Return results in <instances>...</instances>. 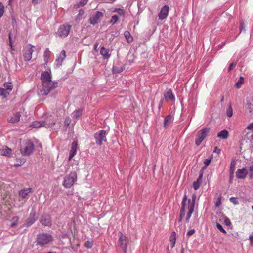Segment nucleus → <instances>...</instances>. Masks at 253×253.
<instances>
[{"label":"nucleus","mask_w":253,"mask_h":253,"mask_svg":"<svg viewBox=\"0 0 253 253\" xmlns=\"http://www.w3.org/2000/svg\"><path fill=\"white\" fill-rule=\"evenodd\" d=\"M41 80L42 84L41 92L43 95H47L58 86V82L51 81V75L47 71L42 72Z\"/></svg>","instance_id":"f257e3e1"},{"label":"nucleus","mask_w":253,"mask_h":253,"mask_svg":"<svg viewBox=\"0 0 253 253\" xmlns=\"http://www.w3.org/2000/svg\"><path fill=\"white\" fill-rule=\"evenodd\" d=\"M53 241V237L48 233H40L37 235V244L43 246L48 244Z\"/></svg>","instance_id":"f03ea898"},{"label":"nucleus","mask_w":253,"mask_h":253,"mask_svg":"<svg viewBox=\"0 0 253 253\" xmlns=\"http://www.w3.org/2000/svg\"><path fill=\"white\" fill-rule=\"evenodd\" d=\"M77 174L75 171H72L69 175L65 177L63 182V186L66 188H71L77 181Z\"/></svg>","instance_id":"7ed1b4c3"},{"label":"nucleus","mask_w":253,"mask_h":253,"mask_svg":"<svg viewBox=\"0 0 253 253\" xmlns=\"http://www.w3.org/2000/svg\"><path fill=\"white\" fill-rule=\"evenodd\" d=\"M34 150V145L33 143L30 141H27L25 145L21 148L20 151L23 156H29L33 152Z\"/></svg>","instance_id":"20e7f679"},{"label":"nucleus","mask_w":253,"mask_h":253,"mask_svg":"<svg viewBox=\"0 0 253 253\" xmlns=\"http://www.w3.org/2000/svg\"><path fill=\"white\" fill-rule=\"evenodd\" d=\"M209 128L205 127L199 130L196 135L195 139V144L197 146L201 144L203 140L206 137L208 133L210 132Z\"/></svg>","instance_id":"39448f33"},{"label":"nucleus","mask_w":253,"mask_h":253,"mask_svg":"<svg viewBox=\"0 0 253 253\" xmlns=\"http://www.w3.org/2000/svg\"><path fill=\"white\" fill-rule=\"evenodd\" d=\"M71 25L68 24H63L59 26L57 32L56 33L57 36L61 37H66L71 30Z\"/></svg>","instance_id":"423d86ee"},{"label":"nucleus","mask_w":253,"mask_h":253,"mask_svg":"<svg viewBox=\"0 0 253 253\" xmlns=\"http://www.w3.org/2000/svg\"><path fill=\"white\" fill-rule=\"evenodd\" d=\"M107 132L104 130H101L94 134V137L95 140L96 144L98 145H101L102 142H106Z\"/></svg>","instance_id":"0eeeda50"},{"label":"nucleus","mask_w":253,"mask_h":253,"mask_svg":"<svg viewBox=\"0 0 253 253\" xmlns=\"http://www.w3.org/2000/svg\"><path fill=\"white\" fill-rule=\"evenodd\" d=\"M118 243L124 253H126L128 240L121 232H119Z\"/></svg>","instance_id":"6e6552de"},{"label":"nucleus","mask_w":253,"mask_h":253,"mask_svg":"<svg viewBox=\"0 0 253 253\" xmlns=\"http://www.w3.org/2000/svg\"><path fill=\"white\" fill-rule=\"evenodd\" d=\"M55 124V121H53L52 123H47L46 121H35L33 122L31 126L34 128H40L42 126H44L46 128H49L52 127Z\"/></svg>","instance_id":"1a4fd4ad"},{"label":"nucleus","mask_w":253,"mask_h":253,"mask_svg":"<svg viewBox=\"0 0 253 253\" xmlns=\"http://www.w3.org/2000/svg\"><path fill=\"white\" fill-rule=\"evenodd\" d=\"M103 14L100 11L95 12L89 18V22L92 25H95L100 22Z\"/></svg>","instance_id":"9d476101"},{"label":"nucleus","mask_w":253,"mask_h":253,"mask_svg":"<svg viewBox=\"0 0 253 253\" xmlns=\"http://www.w3.org/2000/svg\"><path fill=\"white\" fill-rule=\"evenodd\" d=\"M33 48H35L34 46L29 44L26 47L27 49L23 51V56L25 61H29L31 59L34 52Z\"/></svg>","instance_id":"9b49d317"},{"label":"nucleus","mask_w":253,"mask_h":253,"mask_svg":"<svg viewBox=\"0 0 253 253\" xmlns=\"http://www.w3.org/2000/svg\"><path fill=\"white\" fill-rule=\"evenodd\" d=\"M169 10V7L168 5H165L163 6L158 14L159 19L163 20L166 19L168 16Z\"/></svg>","instance_id":"f8f14e48"},{"label":"nucleus","mask_w":253,"mask_h":253,"mask_svg":"<svg viewBox=\"0 0 253 253\" xmlns=\"http://www.w3.org/2000/svg\"><path fill=\"white\" fill-rule=\"evenodd\" d=\"M187 200V195L185 194L181 203V208L180 210L179 222H181L185 214L186 202Z\"/></svg>","instance_id":"ddd939ff"},{"label":"nucleus","mask_w":253,"mask_h":253,"mask_svg":"<svg viewBox=\"0 0 253 253\" xmlns=\"http://www.w3.org/2000/svg\"><path fill=\"white\" fill-rule=\"evenodd\" d=\"M40 222L44 226H51L52 225L50 216L47 214L42 215Z\"/></svg>","instance_id":"4468645a"},{"label":"nucleus","mask_w":253,"mask_h":253,"mask_svg":"<svg viewBox=\"0 0 253 253\" xmlns=\"http://www.w3.org/2000/svg\"><path fill=\"white\" fill-rule=\"evenodd\" d=\"M247 175V171L246 168L244 167L241 169H238L236 172V176L238 179H244Z\"/></svg>","instance_id":"2eb2a0df"},{"label":"nucleus","mask_w":253,"mask_h":253,"mask_svg":"<svg viewBox=\"0 0 253 253\" xmlns=\"http://www.w3.org/2000/svg\"><path fill=\"white\" fill-rule=\"evenodd\" d=\"M37 219L36 217V212L35 211H32L30 214L29 218L27 219L26 222V226L29 227L31 226Z\"/></svg>","instance_id":"dca6fc26"},{"label":"nucleus","mask_w":253,"mask_h":253,"mask_svg":"<svg viewBox=\"0 0 253 253\" xmlns=\"http://www.w3.org/2000/svg\"><path fill=\"white\" fill-rule=\"evenodd\" d=\"M78 146V142L77 141H74L72 144L71 150L69 153V160H70L76 154Z\"/></svg>","instance_id":"f3484780"},{"label":"nucleus","mask_w":253,"mask_h":253,"mask_svg":"<svg viewBox=\"0 0 253 253\" xmlns=\"http://www.w3.org/2000/svg\"><path fill=\"white\" fill-rule=\"evenodd\" d=\"M66 52L65 50H63L60 54H59L58 57L56 59L55 61V64L56 67H59L60 66L62 63V62L66 58Z\"/></svg>","instance_id":"a211bd4d"},{"label":"nucleus","mask_w":253,"mask_h":253,"mask_svg":"<svg viewBox=\"0 0 253 253\" xmlns=\"http://www.w3.org/2000/svg\"><path fill=\"white\" fill-rule=\"evenodd\" d=\"M203 175V170H200L198 179H197L196 181H194L193 184V187L195 190H197L200 187V186L202 182Z\"/></svg>","instance_id":"6ab92c4d"},{"label":"nucleus","mask_w":253,"mask_h":253,"mask_svg":"<svg viewBox=\"0 0 253 253\" xmlns=\"http://www.w3.org/2000/svg\"><path fill=\"white\" fill-rule=\"evenodd\" d=\"M100 52L104 59L107 60L111 56V53L109 50L105 48L104 46L101 47Z\"/></svg>","instance_id":"aec40b11"},{"label":"nucleus","mask_w":253,"mask_h":253,"mask_svg":"<svg viewBox=\"0 0 253 253\" xmlns=\"http://www.w3.org/2000/svg\"><path fill=\"white\" fill-rule=\"evenodd\" d=\"M32 192L33 190L31 188L22 189L19 191V195L22 198L24 199L29 193H32Z\"/></svg>","instance_id":"412c9836"},{"label":"nucleus","mask_w":253,"mask_h":253,"mask_svg":"<svg viewBox=\"0 0 253 253\" xmlns=\"http://www.w3.org/2000/svg\"><path fill=\"white\" fill-rule=\"evenodd\" d=\"M20 117V113L19 112H17L8 119V122L11 123H17L19 121Z\"/></svg>","instance_id":"4be33fe9"},{"label":"nucleus","mask_w":253,"mask_h":253,"mask_svg":"<svg viewBox=\"0 0 253 253\" xmlns=\"http://www.w3.org/2000/svg\"><path fill=\"white\" fill-rule=\"evenodd\" d=\"M164 97L167 101H168L169 100H171L172 101L175 100L174 96L173 94L171 89H169L166 93H164Z\"/></svg>","instance_id":"5701e85b"},{"label":"nucleus","mask_w":253,"mask_h":253,"mask_svg":"<svg viewBox=\"0 0 253 253\" xmlns=\"http://www.w3.org/2000/svg\"><path fill=\"white\" fill-rule=\"evenodd\" d=\"M173 121V118L171 115H168L164 119V127L165 128L168 127V125Z\"/></svg>","instance_id":"b1692460"},{"label":"nucleus","mask_w":253,"mask_h":253,"mask_svg":"<svg viewBox=\"0 0 253 253\" xmlns=\"http://www.w3.org/2000/svg\"><path fill=\"white\" fill-rule=\"evenodd\" d=\"M217 137L222 139H226L229 136V133L226 129H224L217 134Z\"/></svg>","instance_id":"393cba45"},{"label":"nucleus","mask_w":253,"mask_h":253,"mask_svg":"<svg viewBox=\"0 0 253 253\" xmlns=\"http://www.w3.org/2000/svg\"><path fill=\"white\" fill-rule=\"evenodd\" d=\"M196 199V195L193 194L192 196V199H189L188 200V208H191L194 209Z\"/></svg>","instance_id":"a878e982"},{"label":"nucleus","mask_w":253,"mask_h":253,"mask_svg":"<svg viewBox=\"0 0 253 253\" xmlns=\"http://www.w3.org/2000/svg\"><path fill=\"white\" fill-rule=\"evenodd\" d=\"M124 35L128 43H130L133 41V37L131 36L129 31H126L124 32Z\"/></svg>","instance_id":"bb28decb"},{"label":"nucleus","mask_w":253,"mask_h":253,"mask_svg":"<svg viewBox=\"0 0 253 253\" xmlns=\"http://www.w3.org/2000/svg\"><path fill=\"white\" fill-rule=\"evenodd\" d=\"M10 94V92L4 88H0V95L6 98Z\"/></svg>","instance_id":"cd10ccee"},{"label":"nucleus","mask_w":253,"mask_h":253,"mask_svg":"<svg viewBox=\"0 0 253 253\" xmlns=\"http://www.w3.org/2000/svg\"><path fill=\"white\" fill-rule=\"evenodd\" d=\"M50 56V51L48 48H46L44 52L43 58L44 61L45 63H47L48 61Z\"/></svg>","instance_id":"c85d7f7f"},{"label":"nucleus","mask_w":253,"mask_h":253,"mask_svg":"<svg viewBox=\"0 0 253 253\" xmlns=\"http://www.w3.org/2000/svg\"><path fill=\"white\" fill-rule=\"evenodd\" d=\"M176 241V233L174 231L172 232L171 235L170 237V242L171 247H173L175 245Z\"/></svg>","instance_id":"c756f323"},{"label":"nucleus","mask_w":253,"mask_h":253,"mask_svg":"<svg viewBox=\"0 0 253 253\" xmlns=\"http://www.w3.org/2000/svg\"><path fill=\"white\" fill-rule=\"evenodd\" d=\"M4 88L10 92L13 89V85L11 82L6 83L3 85Z\"/></svg>","instance_id":"7c9ffc66"},{"label":"nucleus","mask_w":253,"mask_h":253,"mask_svg":"<svg viewBox=\"0 0 253 253\" xmlns=\"http://www.w3.org/2000/svg\"><path fill=\"white\" fill-rule=\"evenodd\" d=\"M188 213H187V215H186V219H185L186 222H189V219L191 216V215L193 213V212L194 211V209H193L191 208H188Z\"/></svg>","instance_id":"2f4dec72"},{"label":"nucleus","mask_w":253,"mask_h":253,"mask_svg":"<svg viewBox=\"0 0 253 253\" xmlns=\"http://www.w3.org/2000/svg\"><path fill=\"white\" fill-rule=\"evenodd\" d=\"M82 112L83 110L82 109H79L75 111V115L73 117V118H75L76 120H78L79 119V118L82 116Z\"/></svg>","instance_id":"473e14b6"},{"label":"nucleus","mask_w":253,"mask_h":253,"mask_svg":"<svg viewBox=\"0 0 253 253\" xmlns=\"http://www.w3.org/2000/svg\"><path fill=\"white\" fill-rule=\"evenodd\" d=\"M244 83V78L241 76L238 81L236 83L235 86L237 88H240Z\"/></svg>","instance_id":"72a5a7b5"},{"label":"nucleus","mask_w":253,"mask_h":253,"mask_svg":"<svg viewBox=\"0 0 253 253\" xmlns=\"http://www.w3.org/2000/svg\"><path fill=\"white\" fill-rule=\"evenodd\" d=\"M212 158V156H211V158L209 159H205L204 161V164H205V166L203 167L201 170H204V169L206 168V167L210 164L211 159Z\"/></svg>","instance_id":"f704fd0d"},{"label":"nucleus","mask_w":253,"mask_h":253,"mask_svg":"<svg viewBox=\"0 0 253 253\" xmlns=\"http://www.w3.org/2000/svg\"><path fill=\"white\" fill-rule=\"evenodd\" d=\"M11 152V149L8 147H6L5 148L2 150V155L4 156H9L10 155Z\"/></svg>","instance_id":"c9c22d12"},{"label":"nucleus","mask_w":253,"mask_h":253,"mask_svg":"<svg viewBox=\"0 0 253 253\" xmlns=\"http://www.w3.org/2000/svg\"><path fill=\"white\" fill-rule=\"evenodd\" d=\"M236 162L234 160H232L230 163V173H234L235 170Z\"/></svg>","instance_id":"e433bc0d"},{"label":"nucleus","mask_w":253,"mask_h":253,"mask_svg":"<svg viewBox=\"0 0 253 253\" xmlns=\"http://www.w3.org/2000/svg\"><path fill=\"white\" fill-rule=\"evenodd\" d=\"M114 12L117 13L120 16H125V11L123 9L121 8H116Z\"/></svg>","instance_id":"4c0bfd02"},{"label":"nucleus","mask_w":253,"mask_h":253,"mask_svg":"<svg viewBox=\"0 0 253 253\" xmlns=\"http://www.w3.org/2000/svg\"><path fill=\"white\" fill-rule=\"evenodd\" d=\"M249 177L250 179H253V163L249 167Z\"/></svg>","instance_id":"58836bf2"},{"label":"nucleus","mask_w":253,"mask_h":253,"mask_svg":"<svg viewBox=\"0 0 253 253\" xmlns=\"http://www.w3.org/2000/svg\"><path fill=\"white\" fill-rule=\"evenodd\" d=\"M118 20V16L117 15H113L109 22L110 23L112 24H115Z\"/></svg>","instance_id":"ea45409f"},{"label":"nucleus","mask_w":253,"mask_h":253,"mask_svg":"<svg viewBox=\"0 0 253 253\" xmlns=\"http://www.w3.org/2000/svg\"><path fill=\"white\" fill-rule=\"evenodd\" d=\"M4 13V7L2 2H0V18H1Z\"/></svg>","instance_id":"a19ab883"},{"label":"nucleus","mask_w":253,"mask_h":253,"mask_svg":"<svg viewBox=\"0 0 253 253\" xmlns=\"http://www.w3.org/2000/svg\"><path fill=\"white\" fill-rule=\"evenodd\" d=\"M93 246V242L92 241H86L84 243V246L87 248H91Z\"/></svg>","instance_id":"79ce46f5"},{"label":"nucleus","mask_w":253,"mask_h":253,"mask_svg":"<svg viewBox=\"0 0 253 253\" xmlns=\"http://www.w3.org/2000/svg\"><path fill=\"white\" fill-rule=\"evenodd\" d=\"M216 227L219 230H220L222 233L224 234L226 233V231L223 229L222 225L218 222L216 223Z\"/></svg>","instance_id":"37998d69"},{"label":"nucleus","mask_w":253,"mask_h":253,"mask_svg":"<svg viewBox=\"0 0 253 253\" xmlns=\"http://www.w3.org/2000/svg\"><path fill=\"white\" fill-rule=\"evenodd\" d=\"M233 115L232 109L231 106H229L227 109V115L229 117H231Z\"/></svg>","instance_id":"c03bdc74"},{"label":"nucleus","mask_w":253,"mask_h":253,"mask_svg":"<svg viewBox=\"0 0 253 253\" xmlns=\"http://www.w3.org/2000/svg\"><path fill=\"white\" fill-rule=\"evenodd\" d=\"M230 201L234 205H238L239 203L237 198L234 197H231L230 198Z\"/></svg>","instance_id":"a18cd8bd"},{"label":"nucleus","mask_w":253,"mask_h":253,"mask_svg":"<svg viewBox=\"0 0 253 253\" xmlns=\"http://www.w3.org/2000/svg\"><path fill=\"white\" fill-rule=\"evenodd\" d=\"M224 222L227 226H229L231 224L230 219L226 216L224 217Z\"/></svg>","instance_id":"49530a36"},{"label":"nucleus","mask_w":253,"mask_h":253,"mask_svg":"<svg viewBox=\"0 0 253 253\" xmlns=\"http://www.w3.org/2000/svg\"><path fill=\"white\" fill-rule=\"evenodd\" d=\"M87 3V0H81L78 4V6H83Z\"/></svg>","instance_id":"de8ad7c7"},{"label":"nucleus","mask_w":253,"mask_h":253,"mask_svg":"<svg viewBox=\"0 0 253 253\" xmlns=\"http://www.w3.org/2000/svg\"><path fill=\"white\" fill-rule=\"evenodd\" d=\"M70 123H71V120H70V117H66L65 119V121H64L65 125L68 126L69 125Z\"/></svg>","instance_id":"09e8293b"},{"label":"nucleus","mask_w":253,"mask_h":253,"mask_svg":"<svg viewBox=\"0 0 253 253\" xmlns=\"http://www.w3.org/2000/svg\"><path fill=\"white\" fill-rule=\"evenodd\" d=\"M84 14V11L82 9H80L79 11V13L77 15L76 19L79 18L80 17H81L83 14Z\"/></svg>","instance_id":"8fccbe9b"},{"label":"nucleus","mask_w":253,"mask_h":253,"mask_svg":"<svg viewBox=\"0 0 253 253\" xmlns=\"http://www.w3.org/2000/svg\"><path fill=\"white\" fill-rule=\"evenodd\" d=\"M42 0H32L31 2L33 4L35 5L42 2Z\"/></svg>","instance_id":"3c124183"},{"label":"nucleus","mask_w":253,"mask_h":253,"mask_svg":"<svg viewBox=\"0 0 253 253\" xmlns=\"http://www.w3.org/2000/svg\"><path fill=\"white\" fill-rule=\"evenodd\" d=\"M195 232V231L194 229H191L189 230L187 233V235L188 236H191L193 235Z\"/></svg>","instance_id":"603ef678"},{"label":"nucleus","mask_w":253,"mask_h":253,"mask_svg":"<svg viewBox=\"0 0 253 253\" xmlns=\"http://www.w3.org/2000/svg\"><path fill=\"white\" fill-rule=\"evenodd\" d=\"M236 64V63H233V62L231 63L229 65V66L228 69V71L230 72L232 70L233 67L235 66Z\"/></svg>","instance_id":"864d4df0"},{"label":"nucleus","mask_w":253,"mask_h":253,"mask_svg":"<svg viewBox=\"0 0 253 253\" xmlns=\"http://www.w3.org/2000/svg\"><path fill=\"white\" fill-rule=\"evenodd\" d=\"M246 30L245 29V26L244 25V23H240V32H241L242 31H243L244 32H245Z\"/></svg>","instance_id":"5fc2aeb1"},{"label":"nucleus","mask_w":253,"mask_h":253,"mask_svg":"<svg viewBox=\"0 0 253 253\" xmlns=\"http://www.w3.org/2000/svg\"><path fill=\"white\" fill-rule=\"evenodd\" d=\"M248 129L252 130L253 129V123L250 124L247 127Z\"/></svg>","instance_id":"6e6d98bb"},{"label":"nucleus","mask_w":253,"mask_h":253,"mask_svg":"<svg viewBox=\"0 0 253 253\" xmlns=\"http://www.w3.org/2000/svg\"><path fill=\"white\" fill-rule=\"evenodd\" d=\"M213 152L219 154L220 152V149H218L217 147H215L214 149Z\"/></svg>","instance_id":"4d7b16f0"},{"label":"nucleus","mask_w":253,"mask_h":253,"mask_svg":"<svg viewBox=\"0 0 253 253\" xmlns=\"http://www.w3.org/2000/svg\"><path fill=\"white\" fill-rule=\"evenodd\" d=\"M19 220V217L18 216H14L12 218V220L14 222H17Z\"/></svg>","instance_id":"13d9d810"},{"label":"nucleus","mask_w":253,"mask_h":253,"mask_svg":"<svg viewBox=\"0 0 253 253\" xmlns=\"http://www.w3.org/2000/svg\"><path fill=\"white\" fill-rule=\"evenodd\" d=\"M17 225V222L13 221V222L11 223V224L10 225V227L13 228V227L16 226Z\"/></svg>","instance_id":"bf43d9fd"},{"label":"nucleus","mask_w":253,"mask_h":253,"mask_svg":"<svg viewBox=\"0 0 253 253\" xmlns=\"http://www.w3.org/2000/svg\"><path fill=\"white\" fill-rule=\"evenodd\" d=\"M234 173H230V181L231 182L233 178H234Z\"/></svg>","instance_id":"052dcab7"},{"label":"nucleus","mask_w":253,"mask_h":253,"mask_svg":"<svg viewBox=\"0 0 253 253\" xmlns=\"http://www.w3.org/2000/svg\"><path fill=\"white\" fill-rule=\"evenodd\" d=\"M249 239H250L251 242L253 241V234L250 235Z\"/></svg>","instance_id":"680f3d73"},{"label":"nucleus","mask_w":253,"mask_h":253,"mask_svg":"<svg viewBox=\"0 0 253 253\" xmlns=\"http://www.w3.org/2000/svg\"><path fill=\"white\" fill-rule=\"evenodd\" d=\"M9 44H10V46L12 47L11 38L10 35H9Z\"/></svg>","instance_id":"e2e57ef3"},{"label":"nucleus","mask_w":253,"mask_h":253,"mask_svg":"<svg viewBox=\"0 0 253 253\" xmlns=\"http://www.w3.org/2000/svg\"><path fill=\"white\" fill-rule=\"evenodd\" d=\"M220 204V201H219V202H217L216 203L215 205H216V207H218V206H219V204Z\"/></svg>","instance_id":"0e129e2a"},{"label":"nucleus","mask_w":253,"mask_h":253,"mask_svg":"<svg viewBox=\"0 0 253 253\" xmlns=\"http://www.w3.org/2000/svg\"><path fill=\"white\" fill-rule=\"evenodd\" d=\"M97 46H98V43H95L94 44V48H95V49L97 48Z\"/></svg>","instance_id":"69168bd1"},{"label":"nucleus","mask_w":253,"mask_h":253,"mask_svg":"<svg viewBox=\"0 0 253 253\" xmlns=\"http://www.w3.org/2000/svg\"><path fill=\"white\" fill-rule=\"evenodd\" d=\"M181 253H184V249L183 248H182L181 249Z\"/></svg>","instance_id":"338daca9"},{"label":"nucleus","mask_w":253,"mask_h":253,"mask_svg":"<svg viewBox=\"0 0 253 253\" xmlns=\"http://www.w3.org/2000/svg\"><path fill=\"white\" fill-rule=\"evenodd\" d=\"M162 102H160V104H159V108H160L161 107V106H162Z\"/></svg>","instance_id":"774afa93"}]
</instances>
